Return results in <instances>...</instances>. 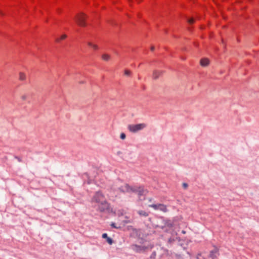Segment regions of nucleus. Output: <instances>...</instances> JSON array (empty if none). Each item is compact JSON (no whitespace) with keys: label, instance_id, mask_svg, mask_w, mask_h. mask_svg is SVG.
I'll use <instances>...</instances> for the list:
<instances>
[{"label":"nucleus","instance_id":"21","mask_svg":"<svg viewBox=\"0 0 259 259\" xmlns=\"http://www.w3.org/2000/svg\"><path fill=\"white\" fill-rule=\"evenodd\" d=\"M183 187H184L185 189H186V188H187V187H188V185H187V184H186V183H183Z\"/></svg>","mask_w":259,"mask_h":259},{"label":"nucleus","instance_id":"13","mask_svg":"<svg viewBox=\"0 0 259 259\" xmlns=\"http://www.w3.org/2000/svg\"><path fill=\"white\" fill-rule=\"evenodd\" d=\"M29 98V96L27 94H23L21 96V99L23 101H26Z\"/></svg>","mask_w":259,"mask_h":259},{"label":"nucleus","instance_id":"11","mask_svg":"<svg viewBox=\"0 0 259 259\" xmlns=\"http://www.w3.org/2000/svg\"><path fill=\"white\" fill-rule=\"evenodd\" d=\"M88 45L92 48L94 50H97L98 49V46L97 45L92 44L91 42H88Z\"/></svg>","mask_w":259,"mask_h":259},{"label":"nucleus","instance_id":"23","mask_svg":"<svg viewBox=\"0 0 259 259\" xmlns=\"http://www.w3.org/2000/svg\"><path fill=\"white\" fill-rule=\"evenodd\" d=\"M150 49H151V50L152 51H154V47L153 46H152V47H151Z\"/></svg>","mask_w":259,"mask_h":259},{"label":"nucleus","instance_id":"9","mask_svg":"<svg viewBox=\"0 0 259 259\" xmlns=\"http://www.w3.org/2000/svg\"><path fill=\"white\" fill-rule=\"evenodd\" d=\"M110 58H111L109 54H103L102 55V59L104 61H108L110 60Z\"/></svg>","mask_w":259,"mask_h":259},{"label":"nucleus","instance_id":"17","mask_svg":"<svg viewBox=\"0 0 259 259\" xmlns=\"http://www.w3.org/2000/svg\"><path fill=\"white\" fill-rule=\"evenodd\" d=\"M194 19L193 18H190L189 20H188V22L189 24H192L194 23Z\"/></svg>","mask_w":259,"mask_h":259},{"label":"nucleus","instance_id":"3","mask_svg":"<svg viewBox=\"0 0 259 259\" xmlns=\"http://www.w3.org/2000/svg\"><path fill=\"white\" fill-rule=\"evenodd\" d=\"M146 126L145 123H139L137 124H129L127 126L128 130L132 133H136L142 130Z\"/></svg>","mask_w":259,"mask_h":259},{"label":"nucleus","instance_id":"25","mask_svg":"<svg viewBox=\"0 0 259 259\" xmlns=\"http://www.w3.org/2000/svg\"><path fill=\"white\" fill-rule=\"evenodd\" d=\"M134 247H137V245H134Z\"/></svg>","mask_w":259,"mask_h":259},{"label":"nucleus","instance_id":"1","mask_svg":"<svg viewBox=\"0 0 259 259\" xmlns=\"http://www.w3.org/2000/svg\"><path fill=\"white\" fill-rule=\"evenodd\" d=\"M92 203H97L99 209L101 211H104L109 208V205L106 201L104 196L100 192H97L92 199Z\"/></svg>","mask_w":259,"mask_h":259},{"label":"nucleus","instance_id":"4","mask_svg":"<svg viewBox=\"0 0 259 259\" xmlns=\"http://www.w3.org/2000/svg\"><path fill=\"white\" fill-rule=\"evenodd\" d=\"M85 16L82 13L78 14L75 19L76 23L81 26H84L85 25Z\"/></svg>","mask_w":259,"mask_h":259},{"label":"nucleus","instance_id":"18","mask_svg":"<svg viewBox=\"0 0 259 259\" xmlns=\"http://www.w3.org/2000/svg\"><path fill=\"white\" fill-rule=\"evenodd\" d=\"M196 258L197 259H204L203 257H202L201 254L200 253L197 254Z\"/></svg>","mask_w":259,"mask_h":259},{"label":"nucleus","instance_id":"15","mask_svg":"<svg viewBox=\"0 0 259 259\" xmlns=\"http://www.w3.org/2000/svg\"><path fill=\"white\" fill-rule=\"evenodd\" d=\"M107 242L109 244H112V243H113V241L112 240L111 238H109V237H108L107 239Z\"/></svg>","mask_w":259,"mask_h":259},{"label":"nucleus","instance_id":"5","mask_svg":"<svg viewBox=\"0 0 259 259\" xmlns=\"http://www.w3.org/2000/svg\"><path fill=\"white\" fill-rule=\"evenodd\" d=\"M149 207H152L155 210H160L164 212L167 211L166 206L163 204H151L149 205Z\"/></svg>","mask_w":259,"mask_h":259},{"label":"nucleus","instance_id":"2","mask_svg":"<svg viewBox=\"0 0 259 259\" xmlns=\"http://www.w3.org/2000/svg\"><path fill=\"white\" fill-rule=\"evenodd\" d=\"M120 191L122 192H133L137 193L140 197L141 196L144 195L146 193V191L144 190L143 187L138 186H130L127 184H124L120 188H119Z\"/></svg>","mask_w":259,"mask_h":259},{"label":"nucleus","instance_id":"8","mask_svg":"<svg viewBox=\"0 0 259 259\" xmlns=\"http://www.w3.org/2000/svg\"><path fill=\"white\" fill-rule=\"evenodd\" d=\"M162 72L160 71L155 70L153 73V78L154 79H157L159 76L161 75Z\"/></svg>","mask_w":259,"mask_h":259},{"label":"nucleus","instance_id":"7","mask_svg":"<svg viewBox=\"0 0 259 259\" xmlns=\"http://www.w3.org/2000/svg\"><path fill=\"white\" fill-rule=\"evenodd\" d=\"M209 63V61L207 58H203L200 60V64L202 66L205 67Z\"/></svg>","mask_w":259,"mask_h":259},{"label":"nucleus","instance_id":"22","mask_svg":"<svg viewBox=\"0 0 259 259\" xmlns=\"http://www.w3.org/2000/svg\"><path fill=\"white\" fill-rule=\"evenodd\" d=\"M111 226L113 227V228H118V227H116L114 223H112L111 224Z\"/></svg>","mask_w":259,"mask_h":259},{"label":"nucleus","instance_id":"16","mask_svg":"<svg viewBox=\"0 0 259 259\" xmlns=\"http://www.w3.org/2000/svg\"><path fill=\"white\" fill-rule=\"evenodd\" d=\"M124 74L128 76L131 74V71L128 70H125L124 71Z\"/></svg>","mask_w":259,"mask_h":259},{"label":"nucleus","instance_id":"6","mask_svg":"<svg viewBox=\"0 0 259 259\" xmlns=\"http://www.w3.org/2000/svg\"><path fill=\"white\" fill-rule=\"evenodd\" d=\"M219 248L216 246H214V248L210 252L209 257H211L212 259L216 258L219 255Z\"/></svg>","mask_w":259,"mask_h":259},{"label":"nucleus","instance_id":"14","mask_svg":"<svg viewBox=\"0 0 259 259\" xmlns=\"http://www.w3.org/2000/svg\"><path fill=\"white\" fill-rule=\"evenodd\" d=\"M139 214L141 215H144V216H148V214L147 212L144 211H139Z\"/></svg>","mask_w":259,"mask_h":259},{"label":"nucleus","instance_id":"20","mask_svg":"<svg viewBox=\"0 0 259 259\" xmlns=\"http://www.w3.org/2000/svg\"><path fill=\"white\" fill-rule=\"evenodd\" d=\"M102 237L103 238H106L107 239L108 237L107 236V234L106 233H104L103 235H102Z\"/></svg>","mask_w":259,"mask_h":259},{"label":"nucleus","instance_id":"24","mask_svg":"<svg viewBox=\"0 0 259 259\" xmlns=\"http://www.w3.org/2000/svg\"><path fill=\"white\" fill-rule=\"evenodd\" d=\"M0 15H3L2 12H1V11H0Z\"/></svg>","mask_w":259,"mask_h":259},{"label":"nucleus","instance_id":"12","mask_svg":"<svg viewBox=\"0 0 259 259\" xmlns=\"http://www.w3.org/2000/svg\"><path fill=\"white\" fill-rule=\"evenodd\" d=\"M67 36L66 34H62L59 38H57L56 41L57 42H60L61 40H64L66 38Z\"/></svg>","mask_w":259,"mask_h":259},{"label":"nucleus","instance_id":"10","mask_svg":"<svg viewBox=\"0 0 259 259\" xmlns=\"http://www.w3.org/2000/svg\"><path fill=\"white\" fill-rule=\"evenodd\" d=\"M26 76L24 73L23 72H20L19 74V79L20 80L24 81L26 79Z\"/></svg>","mask_w":259,"mask_h":259},{"label":"nucleus","instance_id":"19","mask_svg":"<svg viewBox=\"0 0 259 259\" xmlns=\"http://www.w3.org/2000/svg\"><path fill=\"white\" fill-rule=\"evenodd\" d=\"M125 137L126 136H125V134H124V133H121V135H120V138L121 139H123V140L125 138Z\"/></svg>","mask_w":259,"mask_h":259}]
</instances>
